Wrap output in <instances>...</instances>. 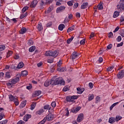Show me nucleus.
Wrapping results in <instances>:
<instances>
[{"instance_id": "47", "label": "nucleus", "mask_w": 124, "mask_h": 124, "mask_svg": "<svg viewBox=\"0 0 124 124\" xmlns=\"http://www.w3.org/2000/svg\"><path fill=\"white\" fill-rule=\"evenodd\" d=\"M117 42H121L122 41V37L121 36H118L116 39Z\"/></svg>"}, {"instance_id": "36", "label": "nucleus", "mask_w": 124, "mask_h": 124, "mask_svg": "<svg viewBox=\"0 0 124 124\" xmlns=\"http://www.w3.org/2000/svg\"><path fill=\"white\" fill-rule=\"evenodd\" d=\"M28 16V13L26 12L25 14H22L20 16V19H23V18H25V17Z\"/></svg>"}, {"instance_id": "22", "label": "nucleus", "mask_w": 124, "mask_h": 124, "mask_svg": "<svg viewBox=\"0 0 124 124\" xmlns=\"http://www.w3.org/2000/svg\"><path fill=\"white\" fill-rule=\"evenodd\" d=\"M43 112H44V109H40L39 110L36 112V115H41Z\"/></svg>"}, {"instance_id": "23", "label": "nucleus", "mask_w": 124, "mask_h": 124, "mask_svg": "<svg viewBox=\"0 0 124 124\" xmlns=\"http://www.w3.org/2000/svg\"><path fill=\"white\" fill-rule=\"evenodd\" d=\"M115 122H119V121H121L122 119H123V117L119 116V115H117L115 117Z\"/></svg>"}, {"instance_id": "50", "label": "nucleus", "mask_w": 124, "mask_h": 124, "mask_svg": "<svg viewBox=\"0 0 124 124\" xmlns=\"http://www.w3.org/2000/svg\"><path fill=\"white\" fill-rule=\"evenodd\" d=\"M89 87L90 89H93V82H90L89 83Z\"/></svg>"}, {"instance_id": "30", "label": "nucleus", "mask_w": 124, "mask_h": 124, "mask_svg": "<svg viewBox=\"0 0 124 124\" xmlns=\"http://www.w3.org/2000/svg\"><path fill=\"white\" fill-rule=\"evenodd\" d=\"M40 94H41V91H35L34 92L35 96H38L39 95H40Z\"/></svg>"}, {"instance_id": "6", "label": "nucleus", "mask_w": 124, "mask_h": 124, "mask_svg": "<svg viewBox=\"0 0 124 124\" xmlns=\"http://www.w3.org/2000/svg\"><path fill=\"white\" fill-rule=\"evenodd\" d=\"M65 10V6H61L58 7L56 10V13H60V12H62Z\"/></svg>"}, {"instance_id": "54", "label": "nucleus", "mask_w": 124, "mask_h": 124, "mask_svg": "<svg viewBox=\"0 0 124 124\" xmlns=\"http://www.w3.org/2000/svg\"><path fill=\"white\" fill-rule=\"evenodd\" d=\"M67 4L69 6H72V5H73V3L72 1H69L67 2Z\"/></svg>"}, {"instance_id": "31", "label": "nucleus", "mask_w": 124, "mask_h": 124, "mask_svg": "<svg viewBox=\"0 0 124 124\" xmlns=\"http://www.w3.org/2000/svg\"><path fill=\"white\" fill-rule=\"evenodd\" d=\"M97 8H98L99 10H102V9H103V5L102 3H100L98 4Z\"/></svg>"}, {"instance_id": "58", "label": "nucleus", "mask_w": 124, "mask_h": 124, "mask_svg": "<svg viewBox=\"0 0 124 124\" xmlns=\"http://www.w3.org/2000/svg\"><path fill=\"white\" fill-rule=\"evenodd\" d=\"M54 62V59H48L47 60V62H48V63H52V62Z\"/></svg>"}, {"instance_id": "8", "label": "nucleus", "mask_w": 124, "mask_h": 124, "mask_svg": "<svg viewBox=\"0 0 124 124\" xmlns=\"http://www.w3.org/2000/svg\"><path fill=\"white\" fill-rule=\"evenodd\" d=\"M83 120H84V114L83 113H81L78 116L77 121L78 123H81Z\"/></svg>"}, {"instance_id": "28", "label": "nucleus", "mask_w": 124, "mask_h": 124, "mask_svg": "<svg viewBox=\"0 0 124 124\" xmlns=\"http://www.w3.org/2000/svg\"><path fill=\"white\" fill-rule=\"evenodd\" d=\"M35 106H36V103L33 102L31 105V110H33L34 108H35Z\"/></svg>"}, {"instance_id": "41", "label": "nucleus", "mask_w": 124, "mask_h": 124, "mask_svg": "<svg viewBox=\"0 0 124 124\" xmlns=\"http://www.w3.org/2000/svg\"><path fill=\"white\" fill-rule=\"evenodd\" d=\"M28 45H30V46H31V45H33V41L31 39L29 40L28 42Z\"/></svg>"}, {"instance_id": "52", "label": "nucleus", "mask_w": 124, "mask_h": 124, "mask_svg": "<svg viewBox=\"0 0 124 124\" xmlns=\"http://www.w3.org/2000/svg\"><path fill=\"white\" fill-rule=\"evenodd\" d=\"M65 111H66V113L65 115L67 116V117H68V116H69V111L68 110V108H66Z\"/></svg>"}, {"instance_id": "20", "label": "nucleus", "mask_w": 124, "mask_h": 124, "mask_svg": "<svg viewBox=\"0 0 124 124\" xmlns=\"http://www.w3.org/2000/svg\"><path fill=\"white\" fill-rule=\"evenodd\" d=\"M11 78V76L10 75V72H7L5 74V78L6 79H9V78Z\"/></svg>"}, {"instance_id": "39", "label": "nucleus", "mask_w": 124, "mask_h": 124, "mask_svg": "<svg viewBox=\"0 0 124 124\" xmlns=\"http://www.w3.org/2000/svg\"><path fill=\"white\" fill-rule=\"evenodd\" d=\"M4 50H5V46L0 45V52H1V51H3Z\"/></svg>"}, {"instance_id": "14", "label": "nucleus", "mask_w": 124, "mask_h": 124, "mask_svg": "<svg viewBox=\"0 0 124 124\" xmlns=\"http://www.w3.org/2000/svg\"><path fill=\"white\" fill-rule=\"evenodd\" d=\"M27 32V29L25 27H22L20 31H19L20 34H24Z\"/></svg>"}, {"instance_id": "56", "label": "nucleus", "mask_w": 124, "mask_h": 124, "mask_svg": "<svg viewBox=\"0 0 124 124\" xmlns=\"http://www.w3.org/2000/svg\"><path fill=\"white\" fill-rule=\"evenodd\" d=\"M52 26V22H49L46 24L47 28H50Z\"/></svg>"}, {"instance_id": "44", "label": "nucleus", "mask_w": 124, "mask_h": 124, "mask_svg": "<svg viewBox=\"0 0 124 124\" xmlns=\"http://www.w3.org/2000/svg\"><path fill=\"white\" fill-rule=\"evenodd\" d=\"M27 104V101H23L21 103V106L22 107V108H24L25 106H26V105Z\"/></svg>"}, {"instance_id": "59", "label": "nucleus", "mask_w": 124, "mask_h": 124, "mask_svg": "<svg viewBox=\"0 0 124 124\" xmlns=\"http://www.w3.org/2000/svg\"><path fill=\"white\" fill-rule=\"evenodd\" d=\"M107 49H108V50H110L112 48V44H110L109 45H108L107 47Z\"/></svg>"}, {"instance_id": "51", "label": "nucleus", "mask_w": 124, "mask_h": 124, "mask_svg": "<svg viewBox=\"0 0 124 124\" xmlns=\"http://www.w3.org/2000/svg\"><path fill=\"white\" fill-rule=\"evenodd\" d=\"M15 60H18L20 59V56H19L18 54H16L14 57Z\"/></svg>"}, {"instance_id": "38", "label": "nucleus", "mask_w": 124, "mask_h": 124, "mask_svg": "<svg viewBox=\"0 0 124 124\" xmlns=\"http://www.w3.org/2000/svg\"><path fill=\"white\" fill-rule=\"evenodd\" d=\"M28 9H29V7H28V6H25L24 8H23V9L22 10V13H25V12H26V11H27V10H28Z\"/></svg>"}, {"instance_id": "17", "label": "nucleus", "mask_w": 124, "mask_h": 124, "mask_svg": "<svg viewBox=\"0 0 124 124\" xmlns=\"http://www.w3.org/2000/svg\"><path fill=\"white\" fill-rule=\"evenodd\" d=\"M8 97H9V101H14L15 99L16 98V97L14 96L13 95L11 94L8 95Z\"/></svg>"}, {"instance_id": "61", "label": "nucleus", "mask_w": 124, "mask_h": 124, "mask_svg": "<svg viewBox=\"0 0 124 124\" xmlns=\"http://www.w3.org/2000/svg\"><path fill=\"white\" fill-rule=\"evenodd\" d=\"M51 106L52 107L55 108L56 107V102H52L51 103Z\"/></svg>"}, {"instance_id": "9", "label": "nucleus", "mask_w": 124, "mask_h": 124, "mask_svg": "<svg viewBox=\"0 0 124 124\" xmlns=\"http://www.w3.org/2000/svg\"><path fill=\"white\" fill-rule=\"evenodd\" d=\"M37 3H38V1L37 0H33L30 4V7H31L32 8H34V7H35L37 5Z\"/></svg>"}, {"instance_id": "55", "label": "nucleus", "mask_w": 124, "mask_h": 124, "mask_svg": "<svg viewBox=\"0 0 124 124\" xmlns=\"http://www.w3.org/2000/svg\"><path fill=\"white\" fill-rule=\"evenodd\" d=\"M3 117H4V114L3 113H0V121H1L3 119Z\"/></svg>"}, {"instance_id": "10", "label": "nucleus", "mask_w": 124, "mask_h": 124, "mask_svg": "<svg viewBox=\"0 0 124 124\" xmlns=\"http://www.w3.org/2000/svg\"><path fill=\"white\" fill-rule=\"evenodd\" d=\"M20 81V78L18 77L16 78H15L11 79L10 82V83H12L13 85L14 84H16L17 82H19Z\"/></svg>"}, {"instance_id": "57", "label": "nucleus", "mask_w": 124, "mask_h": 124, "mask_svg": "<svg viewBox=\"0 0 124 124\" xmlns=\"http://www.w3.org/2000/svg\"><path fill=\"white\" fill-rule=\"evenodd\" d=\"M108 37H109V38H111V37H113V32H110L108 34Z\"/></svg>"}, {"instance_id": "27", "label": "nucleus", "mask_w": 124, "mask_h": 124, "mask_svg": "<svg viewBox=\"0 0 124 124\" xmlns=\"http://www.w3.org/2000/svg\"><path fill=\"white\" fill-rule=\"evenodd\" d=\"M73 39H74V37H73V36H72L71 38H69L67 40V44H70V43H71V42H72V40H73Z\"/></svg>"}, {"instance_id": "7", "label": "nucleus", "mask_w": 124, "mask_h": 124, "mask_svg": "<svg viewBox=\"0 0 124 124\" xmlns=\"http://www.w3.org/2000/svg\"><path fill=\"white\" fill-rule=\"evenodd\" d=\"M117 76L118 79H123L124 77V70H122L120 72H119L118 73Z\"/></svg>"}, {"instance_id": "60", "label": "nucleus", "mask_w": 124, "mask_h": 124, "mask_svg": "<svg viewBox=\"0 0 124 124\" xmlns=\"http://www.w3.org/2000/svg\"><path fill=\"white\" fill-rule=\"evenodd\" d=\"M123 45H124V42H122L120 44H117V47H121Z\"/></svg>"}, {"instance_id": "34", "label": "nucleus", "mask_w": 124, "mask_h": 124, "mask_svg": "<svg viewBox=\"0 0 124 124\" xmlns=\"http://www.w3.org/2000/svg\"><path fill=\"white\" fill-rule=\"evenodd\" d=\"M35 50V46H33L30 47L29 51V52H33Z\"/></svg>"}, {"instance_id": "42", "label": "nucleus", "mask_w": 124, "mask_h": 124, "mask_svg": "<svg viewBox=\"0 0 124 124\" xmlns=\"http://www.w3.org/2000/svg\"><path fill=\"white\" fill-rule=\"evenodd\" d=\"M114 66H111L110 67H108L107 69V71L108 72H110V71H112V70H113V69H114Z\"/></svg>"}, {"instance_id": "11", "label": "nucleus", "mask_w": 124, "mask_h": 124, "mask_svg": "<svg viewBox=\"0 0 124 124\" xmlns=\"http://www.w3.org/2000/svg\"><path fill=\"white\" fill-rule=\"evenodd\" d=\"M47 3V2L46 0H40V8L42 9L44 8L43 7Z\"/></svg>"}, {"instance_id": "1", "label": "nucleus", "mask_w": 124, "mask_h": 124, "mask_svg": "<svg viewBox=\"0 0 124 124\" xmlns=\"http://www.w3.org/2000/svg\"><path fill=\"white\" fill-rule=\"evenodd\" d=\"M54 83L55 85H61L62 86L65 84V81H64V80L62 78H58L55 81L53 80L46 81L44 84V86L45 87H48L50 85H54Z\"/></svg>"}, {"instance_id": "26", "label": "nucleus", "mask_w": 124, "mask_h": 124, "mask_svg": "<svg viewBox=\"0 0 124 124\" xmlns=\"http://www.w3.org/2000/svg\"><path fill=\"white\" fill-rule=\"evenodd\" d=\"M77 91H78V93H79V94L83 93L84 92V90H83V89H82L80 88H78L77 89Z\"/></svg>"}, {"instance_id": "37", "label": "nucleus", "mask_w": 124, "mask_h": 124, "mask_svg": "<svg viewBox=\"0 0 124 124\" xmlns=\"http://www.w3.org/2000/svg\"><path fill=\"white\" fill-rule=\"evenodd\" d=\"M13 54V51L10 50L8 52L7 55V58H9L10 56H11Z\"/></svg>"}, {"instance_id": "19", "label": "nucleus", "mask_w": 124, "mask_h": 124, "mask_svg": "<svg viewBox=\"0 0 124 124\" xmlns=\"http://www.w3.org/2000/svg\"><path fill=\"white\" fill-rule=\"evenodd\" d=\"M37 29L39 31H41L43 30V26H42V24L40 23L37 25Z\"/></svg>"}, {"instance_id": "4", "label": "nucleus", "mask_w": 124, "mask_h": 124, "mask_svg": "<svg viewBox=\"0 0 124 124\" xmlns=\"http://www.w3.org/2000/svg\"><path fill=\"white\" fill-rule=\"evenodd\" d=\"M44 119L46 120V122L47 121V122H49L50 121H52V120L54 119V115L52 114H49L47 115H46Z\"/></svg>"}, {"instance_id": "32", "label": "nucleus", "mask_w": 124, "mask_h": 124, "mask_svg": "<svg viewBox=\"0 0 124 124\" xmlns=\"http://www.w3.org/2000/svg\"><path fill=\"white\" fill-rule=\"evenodd\" d=\"M119 102H116L114 104H113L109 108L110 110H112V109H113V108H114V107H115V106H116V105H118V104H119Z\"/></svg>"}, {"instance_id": "48", "label": "nucleus", "mask_w": 124, "mask_h": 124, "mask_svg": "<svg viewBox=\"0 0 124 124\" xmlns=\"http://www.w3.org/2000/svg\"><path fill=\"white\" fill-rule=\"evenodd\" d=\"M86 43V40L85 39H82L80 41V45H84Z\"/></svg>"}, {"instance_id": "25", "label": "nucleus", "mask_w": 124, "mask_h": 124, "mask_svg": "<svg viewBox=\"0 0 124 124\" xmlns=\"http://www.w3.org/2000/svg\"><path fill=\"white\" fill-rule=\"evenodd\" d=\"M119 15H120V12L115 11L114 13L113 14V18H117V17L119 16Z\"/></svg>"}, {"instance_id": "46", "label": "nucleus", "mask_w": 124, "mask_h": 124, "mask_svg": "<svg viewBox=\"0 0 124 124\" xmlns=\"http://www.w3.org/2000/svg\"><path fill=\"white\" fill-rule=\"evenodd\" d=\"M53 10V7L50 6L47 9V13H50Z\"/></svg>"}, {"instance_id": "45", "label": "nucleus", "mask_w": 124, "mask_h": 124, "mask_svg": "<svg viewBox=\"0 0 124 124\" xmlns=\"http://www.w3.org/2000/svg\"><path fill=\"white\" fill-rule=\"evenodd\" d=\"M22 75L23 76H27L28 75V71H23L22 72Z\"/></svg>"}, {"instance_id": "13", "label": "nucleus", "mask_w": 124, "mask_h": 124, "mask_svg": "<svg viewBox=\"0 0 124 124\" xmlns=\"http://www.w3.org/2000/svg\"><path fill=\"white\" fill-rule=\"evenodd\" d=\"M89 3L88 2L83 3L80 6V8L81 9H86Z\"/></svg>"}, {"instance_id": "24", "label": "nucleus", "mask_w": 124, "mask_h": 124, "mask_svg": "<svg viewBox=\"0 0 124 124\" xmlns=\"http://www.w3.org/2000/svg\"><path fill=\"white\" fill-rule=\"evenodd\" d=\"M93 98H94V95H93V94H90L88 97V101H92Z\"/></svg>"}, {"instance_id": "62", "label": "nucleus", "mask_w": 124, "mask_h": 124, "mask_svg": "<svg viewBox=\"0 0 124 124\" xmlns=\"http://www.w3.org/2000/svg\"><path fill=\"white\" fill-rule=\"evenodd\" d=\"M124 21V16H121L120 17V22L122 23V22Z\"/></svg>"}, {"instance_id": "15", "label": "nucleus", "mask_w": 124, "mask_h": 124, "mask_svg": "<svg viewBox=\"0 0 124 124\" xmlns=\"http://www.w3.org/2000/svg\"><path fill=\"white\" fill-rule=\"evenodd\" d=\"M76 28V27H75V25H73L71 27H70L68 29V30H67V32H71V31H74Z\"/></svg>"}, {"instance_id": "29", "label": "nucleus", "mask_w": 124, "mask_h": 124, "mask_svg": "<svg viewBox=\"0 0 124 124\" xmlns=\"http://www.w3.org/2000/svg\"><path fill=\"white\" fill-rule=\"evenodd\" d=\"M13 101H14L16 106H18V105H19V100H18L17 97H16L15 100Z\"/></svg>"}, {"instance_id": "43", "label": "nucleus", "mask_w": 124, "mask_h": 124, "mask_svg": "<svg viewBox=\"0 0 124 124\" xmlns=\"http://www.w3.org/2000/svg\"><path fill=\"white\" fill-rule=\"evenodd\" d=\"M8 120H4L1 122H0V124H7Z\"/></svg>"}, {"instance_id": "64", "label": "nucleus", "mask_w": 124, "mask_h": 124, "mask_svg": "<svg viewBox=\"0 0 124 124\" xmlns=\"http://www.w3.org/2000/svg\"><path fill=\"white\" fill-rule=\"evenodd\" d=\"M121 36H122V37H124V29L122 30V31L121 32Z\"/></svg>"}, {"instance_id": "63", "label": "nucleus", "mask_w": 124, "mask_h": 124, "mask_svg": "<svg viewBox=\"0 0 124 124\" xmlns=\"http://www.w3.org/2000/svg\"><path fill=\"white\" fill-rule=\"evenodd\" d=\"M17 124H25V122H24V121H23L22 120H20L18 122Z\"/></svg>"}, {"instance_id": "18", "label": "nucleus", "mask_w": 124, "mask_h": 124, "mask_svg": "<svg viewBox=\"0 0 124 124\" xmlns=\"http://www.w3.org/2000/svg\"><path fill=\"white\" fill-rule=\"evenodd\" d=\"M65 28V26L64 24H61L59 25L58 30L59 31H63V29Z\"/></svg>"}, {"instance_id": "12", "label": "nucleus", "mask_w": 124, "mask_h": 124, "mask_svg": "<svg viewBox=\"0 0 124 124\" xmlns=\"http://www.w3.org/2000/svg\"><path fill=\"white\" fill-rule=\"evenodd\" d=\"M31 114H27L23 117V121L28 122L29 119H31Z\"/></svg>"}, {"instance_id": "5", "label": "nucleus", "mask_w": 124, "mask_h": 124, "mask_svg": "<svg viewBox=\"0 0 124 124\" xmlns=\"http://www.w3.org/2000/svg\"><path fill=\"white\" fill-rule=\"evenodd\" d=\"M77 58H79V53L76 51H74L71 55V59L73 61Z\"/></svg>"}, {"instance_id": "21", "label": "nucleus", "mask_w": 124, "mask_h": 124, "mask_svg": "<svg viewBox=\"0 0 124 124\" xmlns=\"http://www.w3.org/2000/svg\"><path fill=\"white\" fill-rule=\"evenodd\" d=\"M24 67V63L23 62H20L18 63L17 68H18V69H20L21 68H22V67Z\"/></svg>"}, {"instance_id": "2", "label": "nucleus", "mask_w": 124, "mask_h": 124, "mask_svg": "<svg viewBox=\"0 0 124 124\" xmlns=\"http://www.w3.org/2000/svg\"><path fill=\"white\" fill-rule=\"evenodd\" d=\"M59 50H49L47 51H46L45 56L46 57H52L53 58H57L58 56H59Z\"/></svg>"}, {"instance_id": "16", "label": "nucleus", "mask_w": 124, "mask_h": 124, "mask_svg": "<svg viewBox=\"0 0 124 124\" xmlns=\"http://www.w3.org/2000/svg\"><path fill=\"white\" fill-rule=\"evenodd\" d=\"M115 122H116L115 117H111L109 119L108 123H109V124H114Z\"/></svg>"}, {"instance_id": "40", "label": "nucleus", "mask_w": 124, "mask_h": 124, "mask_svg": "<svg viewBox=\"0 0 124 124\" xmlns=\"http://www.w3.org/2000/svg\"><path fill=\"white\" fill-rule=\"evenodd\" d=\"M58 71H60V72H63V71H64V70H65V68H64V67H62V68H58L57 69Z\"/></svg>"}, {"instance_id": "35", "label": "nucleus", "mask_w": 124, "mask_h": 124, "mask_svg": "<svg viewBox=\"0 0 124 124\" xmlns=\"http://www.w3.org/2000/svg\"><path fill=\"white\" fill-rule=\"evenodd\" d=\"M44 109L45 110H49V109H51V107L49 105H46L44 106Z\"/></svg>"}, {"instance_id": "49", "label": "nucleus", "mask_w": 124, "mask_h": 124, "mask_svg": "<svg viewBox=\"0 0 124 124\" xmlns=\"http://www.w3.org/2000/svg\"><path fill=\"white\" fill-rule=\"evenodd\" d=\"M117 9H118V10L119 11H122V4H121L120 5H118L117 6Z\"/></svg>"}, {"instance_id": "3", "label": "nucleus", "mask_w": 124, "mask_h": 124, "mask_svg": "<svg viewBox=\"0 0 124 124\" xmlns=\"http://www.w3.org/2000/svg\"><path fill=\"white\" fill-rule=\"evenodd\" d=\"M78 98V96L77 95H70L67 96L66 97V101L67 102H71V103H75V99H77Z\"/></svg>"}, {"instance_id": "53", "label": "nucleus", "mask_w": 124, "mask_h": 124, "mask_svg": "<svg viewBox=\"0 0 124 124\" xmlns=\"http://www.w3.org/2000/svg\"><path fill=\"white\" fill-rule=\"evenodd\" d=\"M46 122V119L44 118V119L42 120L41 122H40L38 124H45Z\"/></svg>"}, {"instance_id": "33", "label": "nucleus", "mask_w": 124, "mask_h": 124, "mask_svg": "<svg viewBox=\"0 0 124 124\" xmlns=\"http://www.w3.org/2000/svg\"><path fill=\"white\" fill-rule=\"evenodd\" d=\"M101 98H100V96H97L96 98H95V103H98V102H100V100H101Z\"/></svg>"}]
</instances>
